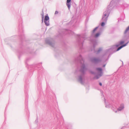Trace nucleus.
I'll list each match as a JSON object with an SVG mask.
<instances>
[{
	"label": "nucleus",
	"mask_w": 129,
	"mask_h": 129,
	"mask_svg": "<svg viewBox=\"0 0 129 129\" xmlns=\"http://www.w3.org/2000/svg\"><path fill=\"white\" fill-rule=\"evenodd\" d=\"M115 112H116V113L117 112V111H115Z\"/></svg>",
	"instance_id": "nucleus-36"
},
{
	"label": "nucleus",
	"mask_w": 129,
	"mask_h": 129,
	"mask_svg": "<svg viewBox=\"0 0 129 129\" xmlns=\"http://www.w3.org/2000/svg\"><path fill=\"white\" fill-rule=\"evenodd\" d=\"M81 60H82V59H81Z\"/></svg>",
	"instance_id": "nucleus-38"
},
{
	"label": "nucleus",
	"mask_w": 129,
	"mask_h": 129,
	"mask_svg": "<svg viewBox=\"0 0 129 129\" xmlns=\"http://www.w3.org/2000/svg\"><path fill=\"white\" fill-rule=\"evenodd\" d=\"M77 9L78 8L76 9L75 15H73L72 18L71 20L68 23V24L70 23L72 24L75 20H76L79 17L80 18L81 17V13L80 12V10L78 11Z\"/></svg>",
	"instance_id": "nucleus-7"
},
{
	"label": "nucleus",
	"mask_w": 129,
	"mask_h": 129,
	"mask_svg": "<svg viewBox=\"0 0 129 129\" xmlns=\"http://www.w3.org/2000/svg\"><path fill=\"white\" fill-rule=\"evenodd\" d=\"M100 32L96 34H94L93 35H92L93 37H94L95 38H97L100 35Z\"/></svg>",
	"instance_id": "nucleus-19"
},
{
	"label": "nucleus",
	"mask_w": 129,
	"mask_h": 129,
	"mask_svg": "<svg viewBox=\"0 0 129 129\" xmlns=\"http://www.w3.org/2000/svg\"><path fill=\"white\" fill-rule=\"evenodd\" d=\"M41 15L42 16V23H43L44 18V12L43 9L42 10V13L41 14Z\"/></svg>",
	"instance_id": "nucleus-20"
},
{
	"label": "nucleus",
	"mask_w": 129,
	"mask_h": 129,
	"mask_svg": "<svg viewBox=\"0 0 129 129\" xmlns=\"http://www.w3.org/2000/svg\"><path fill=\"white\" fill-rule=\"evenodd\" d=\"M18 33L22 34L19 35V38L20 39L21 43L19 44V47L21 50H23L24 46L23 45V42L25 40V37L24 33L23 27V25L22 19L20 18L18 20Z\"/></svg>",
	"instance_id": "nucleus-3"
},
{
	"label": "nucleus",
	"mask_w": 129,
	"mask_h": 129,
	"mask_svg": "<svg viewBox=\"0 0 129 129\" xmlns=\"http://www.w3.org/2000/svg\"><path fill=\"white\" fill-rule=\"evenodd\" d=\"M73 33L71 30L68 29H65L64 30L59 33L57 36L60 38H62L66 35H70Z\"/></svg>",
	"instance_id": "nucleus-6"
},
{
	"label": "nucleus",
	"mask_w": 129,
	"mask_h": 129,
	"mask_svg": "<svg viewBox=\"0 0 129 129\" xmlns=\"http://www.w3.org/2000/svg\"><path fill=\"white\" fill-rule=\"evenodd\" d=\"M124 43V41H120L119 43H118L117 44H116L115 46H114L115 47H118L120 45L122 44L123 43Z\"/></svg>",
	"instance_id": "nucleus-17"
},
{
	"label": "nucleus",
	"mask_w": 129,
	"mask_h": 129,
	"mask_svg": "<svg viewBox=\"0 0 129 129\" xmlns=\"http://www.w3.org/2000/svg\"><path fill=\"white\" fill-rule=\"evenodd\" d=\"M106 107H108V106H107V105H106Z\"/></svg>",
	"instance_id": "nucleus-33"
},
{
	"label": "nucleus",
	"mask_w": 129,
	"mask_h": 129,
	"mask_svg": "<svg viewBox=\"0 0 129 129\" xmlns=\"http://www.w3.org/2000/svg\"><path fill=\"white\" fill-rule=\"evenodd\" d=\"M113 1H112L111 2V3H110V5H109V6H108V7H109V6H112V4L113 3Z\"/></svg>",
	"instance_id": "nucleus-24"
},
{
	"label": "nucleus",
	"mask_w": 129,
	"mask_h": 129,
	"mask_svg": "<svg viewBox=\"0 0 129 129\" xmlns=\"http://www.w3.org/2000/svg\"><path fill=\"white\" fill-rule=\"evenodd\" d=\"M105 66H106V64H104V65H103V67H105Z\"/></svg>",
	"instance_id": "nucleus-34"
},
{
	"label": "nucleus",
	"mask_w": 129,
	"mask_h": 129,
	"mask_svg": "<svg viewBox=\"0 0 129 129\" xmlns=\"http://www.w3.org/2000/svg\"><path fill=\"white\" fill-rule=\"evenodd\" d=\"M58 11H56L55 12L54 14L55 15H56V14H58Z\"/></svg>",
	"instance_id": "nucleus-27"
},
{
	"label": "nucleus",
	"mask_w": 129,
	"mask_h": 129,
	"mask_svg": "<svg viewBox=\"0 0 129 129\" xmlns=\"http://www.w3.org/2000/svg\"><path fill=\"white\" fill-rule=\"evenodd\" d=\"M40 63L42 64V62H41ZM42 68V66L41 64H40V63L29 65L28 67V69L29 73L31 74V75L33 74V72L34 71V69L38 70L39 75L38 77L37 88L38 90H41L42 87L41 78L42 76H41V75H40V74L41 73V71L40 70Z\"/></svg>",
	"instance_id": "nucleus-1"
},
{
	"label": "nucleus",
	"mask_w": 129,
	"mask_h": 129,
	"mask_svg": "<svg viewBox=\"0 0 129 129\" xmlns=\"http://www.w3.org/2000/svg\"><path fill=\"white\" fill-rule=\"evenodd\" d=\"M45 42L46 44L49 45L50 46L53 47H54L55 44L53 43L49 39H46Z\"/></svg>",
	"instance_id": "nucleus-13"
},
{
	"label": "nucleus",
	"mask_w": 129,
	"mask_h": 129,
	"mask_svg": "<svg viewBox=\"0 0 129 129\" xmlns=\"http://www.w3.org/2000/svg\"><path fill=\"white\" fill-rule=\"evenodd\" d=\"M44 22L46 26H48L49 25V17L48 14H47L45 16Z\"/></svg>",
	"instance_id": "nucleus-10"
},
{
	"label": "nucleus",
	"mask_w": 129,
	"mask_h": 129,
	"mask_svg": "<svg viewBox=\"0 0 129 129\" xmlns=\"http://www.w3.org/2000/svg\"><path fill=\"white\" fill-rule=\"evenodd\" d=\"M91 61L94 63H97L100 62L101 59L99 58L92 57L91 58Z\"/></svg>",
	"instance_id": "nucleus-12"
},
{
	"label": "nucleus",
	"mask_w": 129,
	"mask_h": 129,
	"mask_svg": "<svg viewBox=\"0 0 129 129\" xmlns=\"http://www.w3.org/2000/svg\"><path fill=\"white\" fill-rule=\"evenodd\" d=\"M12 48V46H10Z\"/></svg>",
	"instance_id": "nucleus-37"
},
{
	"label": "nucleus",
	"mask_w": 129,
	"mask_h": 129,
	"mask_svg": "<svg viewBox=\"0 0 129 129\" xmlns=\"http://www.w3.org/2000/svg\"><path fill=\"white\" fill-rule=\"evenodd\" d=\"M124 108V105L122 104H121L119 107L117 109V111H120L123 109Z\"/></svg>",
	"instance_id": "nucleus-16"
},
{
	"label": "nucleus",
	"mask_w": 129,
	"mask_h": 129,
	"mask_svg": "<svg viewBox=\"0 0 129 129\" xmlns=\"http://www.w3.org/2000/svg\"><path fill=\"white\" fill-rule=\"evenodd\" d=\"M35 122L36 123H38V119H36L35 121Z\"/></svg>",
	"instance_id": "nucleus-29"
},
{
	"label": "nucleus",
	"mask_w": 129,
	"mask_h": 129,
	"mask_svg": "<svg viewBox=\"0 0 129 129\" xmlns=\"http://www.w3.org/2000/svg\"><path fill=\"white\" fill-rule=\"evenodd\" d=\"M99 85H100L101 86H102V83H101L100 82V83H99Z\"/></svg>",
	"instance_id": "nucleus-31"
},
{
	"label": "nucleus",
	"mask_w": 129,
	"mask_h": 129,
	"mask_svg": "<svg viewBox=\"0 0 129 129\" xmlns=\"http://www.w3.org/2000/svg\"><path fill=\"white\" fill-rule=\"evenodd\" d=\"M79 3H81V0H80V2H79Z\"/></svg>",
	"instance_id": "nucleus-35"
},
{
	"label": "nucleus",
	"mask_w": 129,
	"mask_h": 129,
	"mask_svg": "<svg viewBox=\"0 0 129 129\" xmlns=\"http://www.w3.org/2000/svg\"><path fill=\"white\" fill-rule=\"evenodd\" d=\"M76 47L79 48V52L81 49V34L77 35L76 43Z\"/></svg>",
	"instance_id": "nucleus-8"
},
{
	"label": "nucleus",
	"mask_w": 129,
	"mask_h": 129,
	"mask_svg": "<svg viewBox=\"0 0 129 129\" xmlns=\"http://www.w3.org/2000/svg\"><path fill=\"white\" fill-rule=\"evenodd\" d=\"M106 22H102L101 23V26H104L105 24V23H106Z\"/></svg>",
	"instance_id": "nucleus-23"
},
{
	"label": "nucleus",
	"mask_w": 129,
	"mask_h": 129,
	"mask_svg": "<svg viewBox=\"0 0 129 129\" xmlns=\"http://www.w3.org/2000/svg\"><path fill=\"white\" fill-rule=\"evenodd\" d=\"M129 32V26L124 31V33L126 34L127 33Z\"/></svg>",
	"instance_id": "nucleus-22"
},
{
	"label": "nucleus",
	"mask_w": 129,
	"mask_h": 129,
	"mask_svg": "<svg viewBox=\"0 0 129 129\" xmlns=\"http://www.w3.org/2000/svg\"><path fill=\"white\" fill-rule=\"evenodd\" d=\"M30 58H27L26 60V62H27L28 61L29 59Z\"/></svg>",
	"instance_id": "nucleus-28"
},
{
	"label": "nucleus",
	"mask_w": 129,
	"mask_h": 129,
	"mask_svg": "<svg viewBox=\"0 0 129 129\" xmlns=\"http://www.w3.org/2000/svg\"><path fill=\"white\" fill-rule=\"evenodd\" d=\"M98 28V27H96L95 28H94L93 30H92V35H93L94 34L96 30Z\"/></svg>",
	"instance_id": "nucleus-21"
},
{
	"label": "nucleus",
	"mask_w": 129,
	"mask_h": 129,
	"mask_svg": "<svg viewBox=\"0 0 129 129\" xmlns=\"http://www.w3.org/2000/svg\"><path fill=\"white\" fill-rule=\"evenodd\" d=\"M71 0H67L66 4L68 9L70 10L71 7Z\"/></svg>",
	"instance_id": "nucleus-15"
},
{
	"label": "nucleus",
	"mask_w": 129,
	"mask_h": 129,
	"mask_svg": "<svg viewBox=\"0 0 129 129\" xmlns=\"http://www.w3.org/2000/svg\"><path fill=\"white\" fill-rule=\"evenodd\" d=\"M81 84L82 83V78H81Z\"/></svg>",
	"instance_id": "nucleus-32"
},
{
	"label": "nucleus",
	"mask_w": 129,
	"mask_h": 129,
	"mask_svg": "<svg viewBox=\"0 0 129 129\" xmlns=\"http://www.w3.org/2000/svg\"><path fill=\"white\" fill-rule=\"evenodd\" d=\"M102 50V49L101 48H100L99 49V50H98V52H99L101 50Z\"/></svg>",
	"instance_id": "nucleus-30"
},
{
	"label": "nucleus",
	"mask_w": 129,
	"mask_h": 129,
	"mask_svg": "<svg viewBox=\"0 0 129 129\" xmlns=\"http://www.w3.org/2000/svg\"><path fill=\"white\" fill-rule=\"evenodd\" d=\"M96 70L98 73V74L96 76V77L98 79L102 75V69L101 68H97L96 69Z\"/></svg>",
	"instance_id": "nucleus-11"
},
{
	"label": "nucleus",
	"mask_w": 129,
	"mask_h": 129,
	"mask_svg": "<svg viewBox=\"0 0 129 129\" xmlns=\"http://www.w3.org/2000/svg\"><path fill=\"white\" fill-rule=\"evenodd\" d=\"M25 84L24 85V92L25 94V104L26 106L28 105V96L27 93V89L28 88V84L29 83L27 81V80L25 81Z\"/></svg>",
	"instance_id": "nucleus-5"
},
{
	"label": "nucleus",
	"mask_w": 129,
	"mask_h": 129,
	"mask_svg": "<svg viewBox=\"0 0 129 129\" xmlns=\"http://www.w3.org/2000/svg\"><path fill=\"white\" fill-rule=\"evenodd\" d=\"M93 46L94 47H95V46L96 45V43L95 42V41H93Z\"/></svg>",
	"instance_id": "nucleus-25"
},
{
	"label": "nucleus",
	"mask_w": 129,
	"mask_h": 129,
	"mask_svg": "<svg viewBox=\"0 0 129 129\" xmlns=\"http://www.w3.org/2000/svg\"><path fill=\"white\" fill-rule=\"evenodd\" d=\"M87 68L85 66L84 64H83L81 66V75L82 74H83L86 70Z\"/></svg>",
	"instance_id": "nucleus-14"
},
{
	"label": "nucleus",
	"mask_w": 129,
	"mask_h": 129,
	"mask_svg": "<svg viewBox=\"0 0 129 129\" xmlns=\"http://www.w3.org/2000/svg\"><path fill=\"white\" fill-rule=\"evenodd\" d=\"M7 109V107H6L5 108V112H4V114H5V117H6V110Z\"/></svg>",
	"instance_id": "nucleus-26"
},
{
	"label": "nucleus",
	"mask_w": 129,
	"mask_h": 129,
	"mask_svg": "<svg viewBox=\"0 0 129 129\" xmlns=\"http://www.w3.org/2000/svg\"><path fill=\"white\" fill-rule=\"evenodd\" d=\"M109 10H106L104 13V15L102 16V20L105 22L107 20L108 17L109 16Z\"/></svg>",
	"instance_id": "nucleus-9"
},
{
	"label": "nucleus",
	"mask_w": 129,
	"mask_h": 129,
	"mask_svg": "<svg viewBox=\"0 0 129 129\" xmlns=\"http://www.w3.org/2000/svg\"><path fill=\"white\" fill-rule=\"evenodd\" d=\"M74 63L76 66L74 75L78 81L81 83V53L80 52L78 56L74 60Z\"/></svg>",
	"instance_id": "nucleus-2"
},
{
	"label": "nucleus",
	"mask_w": 129,
	"mask_h": 129,
	"mask_svg": "<svg viewBox=\"0 0 129 129\" xmlns=\"http://www.w3.org/2000/svg\"><path fill=\"white\" fill-rule=\"evenodd\" d=\"M128 43V42H127V43H126V44H124V45H122L121 46H120V47H119L117 49V50H116V51H118V50H120V49L121 48H122V47H124L125 46H126V45H127V44Z\"/></svg>",
	"instance_id": "nucleus-18"
},
{
	"label": "nucleus",
	"mask_w": 129,
	"mask_h": 129,
	"mask_svg": "<svg viewBox=\"0 0 129 129\" xmlns=\"http://www.w3.org/2000/svg\"><path fill=\"white\" fill-rule=\"evenodd\" d=\"M17 52L19 54L18 56L19 59H20L21 56L24 54H30L33 55H35L36 54V52H34L33 50L32 49H30L29 47L27 48L26 49H25L24 51L17 50Z\"/></svg>",
	"instance_id": "nucleus-4"
}]
</instances>
